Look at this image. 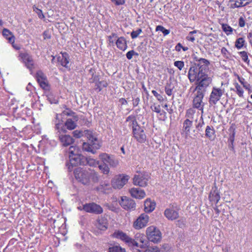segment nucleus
<instances>
[{
  "label": "nucleus",
  "mask_w": 252,
  "mask_h": 252,
  "mask_svg": "<svg viewBox=\"0 0 252 252\" xmlns=\"http://www.w3.org/2000/svg\"><path fill=\"white\" fill-rule=\"evenodd\" d=\"M156 203L150 199H147L144 202V210L146 212H151L155 208Z\"/></svg>",
  "instance_id": "c756f323"
},
{
  "label": "nucleus",
  "mask_w": 252,
  "mask_h": 252,
  "mask_svg": "<svg viewBox=\"0 0 252 252\" xmlns=\"http://www.w3.org/2000/svg\"><path fill=\"white\" fill-rule=\"evenodd\" d=\"M33 11L36 13L38 17L40 19H43L45 17L44 15H43V14L42 13V10L41 9L37 8L35 6V5H34L33 6Z\"/></svg>",
  "instance_id": "3c124183"
},
{
  "label": "nucleus",
  "mask_w": 252,
  "mask_h": 252,
  "mask_svg": "<svg viewBox=\"0 0 252 252\" xmlns=\"http://www.w3.org/2000/svg\"><path fill=\"white\" fill-rule=\"evenodd\" d=\"M149 176L147 174L140 172L135 175L133 179V184L135 185L141 187H145L148 184Z\"/></svg>",
  "instance_id": "4468645a"
},
{
  "label": "nucleus",
  "mask_w": 252,
  "mask_h": 252,
  "mask_svg": "<svg viewBox=\"0 0 252 252\" xmlns=\"http://www.w3.org/2000/svg\"><path fill=\"white\" fill-rule=\"evenodd\" d=\"M193 58L197 63L191 66L189 69L188 77L189 82L193 83L196 81L195 87L210 85L212 83V79L207 73L209 69L210 62L196 56H194Z\"/></svg>",
  "instance_id": "f257e3e1"
},
{
  "label": "nucleus",
  "mask_w": 252,
  "mask_h": 252,
  "mask_svg": "<svg viewBox=\"0 0 252 252\" xmlns=\"http://www.w3.org/2000/svg\"><path fill=\"white\" fill-rule=\"evenodd\" d=\"M210 85L195 87L193 90V92L196 91L194 94L192 100V107L198 110L201 111L202 115L204 113V103L203 102V99L207 92V88Z\"/></svg>",
  "instance_id": "20e7f679"
},
{
  "label": "nucleus",
  "mask_w": 252,
  "mask_h": 252,
  "mask_svg": "<svg viewBox=\"0 0 252 252\" xmlns=\"http://www.w3.org/2000/svg\"><path fill=\"white\" fill-rule=\"evenodd\" d=\"M108 252H126V251L120 245H114L109 248Z\"/></svg>",
  "instance_id": "58836bf2"
},
{
  "label": "nucleus",
  "mask_w": 252,
  "mask_h": 252,
  "mask_svg": "<svg viewBox=\"0 0 252 252\" xmlns=\"http://www.w3.org/2000/svg\"><path fill=\"white\" fill-rule=\"evenodd\" d=\"M113 38H118L117 34L116 33L113 32L111 35L108 36V40L110 43L113 44L115 41L113 39Z\"/></svg>",
  "instance_id": "13d9d810"
},
{
  "label": "nucleus",
  "mask_w": 252,
  "mask_h": 252,
  "mask_svg": "<svg viewBox=\"0 0 252 252\" xmlns=\"http://www.w3.org/2000/svg\"><path fill=\"white\" fill-rule=\"evenodd\" d=\"M235 134V130L234 129H233L232 131L229 134L228 142H234Z\"/></svg>",
  "instance_id": "5fc2aeb1"
},
{
  "label": "nucleus",
  "mask_w": 252,
  "mask_h": 252,
  "mask_svg": "<svg viewBox=\"0 0 252 252\" xmlns=\"http://www.w3.org/2000/svg\"><path fill=\"white\" fill-rule=\"evenodd\" d=\"M129 191L132 197L137 199L143 198L146 195L145 191L139 188H132Z\"/></svg>",
  "instance_id": "393cba45"
},
{
  "label": "nucleus",
  "mask_w": 252,
  "mask_h": 252,
  "mask_svg": "<svg viewBox=\"0 0 252 252\" xmlns=\"http://www.w3.org/2000/svg\"><path fill=\"white\" fill-rule=\"evenodd\" d=\"M149 221V217L145 214H142L134 222L133 226L139 229L146 226Z\"/></svg>",
  "instance_id": "6ab92c4d"
},
{
  "label": "nucleus",
  "mask_w": 252,
  "mask_h": 252,
  "mask_svg": "<svg viewBox=\"0 0 252 252\" xmlns=\"http://www.w3.org/2000/svg\"><path fill=\"white\" fill-rule=\"evenodd\" d=\"M174 65L175 66L177 67L180 70H181L185 66V63L183 61H175L174 63Z\"/></svg>",
  "instance_id": "603ef678"
},
{
  "label": "nucleus",
  "mask_w": 252,
  "mask_h": 252,
  "mask_svg": "<svg viewBox=\"0 0 252 252\" xmlns=\"http://www.w3.org/2000/svg\"><path fill=\"white\" fill-rule=\"evenodd\" d=\"M152 93L160 102H163L164 100V98H163V96L158 94L156 91L153 90Z\"/></svg>",
  "instance_id": "864d4df0"
},
{
  "label": "nucleus",
  "mask_w": 252,
  "mask_h": 252,
  "mask_svg": "<svg viewBox=\"0 0 252 252\" xmlns=\"http://www.w3.org/2000/svg\"><path fill=\"white\" fill-rule=\"evenodd\" d=\"M236 93L239 96L243 97L244 91L242 87L238 84L235 86Z\"/></svg>",
  "instance_id": "8fccbe9b"
},
{
  "label": "nucleus",
  "mask_w": 252,
  "mask_h": 252,
  "mask_svg": "<svg viewBox=\"0 0 252 252\" xmlns=\"http://www.w3.org/2000/svg\"><path fill=\"white\" fill-rule=\"evenodd\" d=\"M126 123H127L128 127L131 128L132 131H133L135 128H137L140 126L136 120L135 116L133 115L128 116L126 119Z\"/></svg>",
  "instance_id": "b1692460"
},
{
  "label": "nucleus",
  "mask_w": 252,
  "mask_h": 252,
  "mask_svg": "<svg viewBox=\"0 0 252 252\" xmlns=\"http://www.w3.org/2000/svg\"><path fill=\"white\" fill-rule=\"evenodd\" d=\"M179 209H175L173 206L166 208L164 212L165 217L170 220H174L177 219L179 217L178 212Z\"/></svg>",
  "instance_id": "412c9836"
},
{
  "label": "nucleus",
  "mask_w": 252,
  "mask_h": 252,
  "mask_svg": "<svg viewBox=\"0 0 252 252\" xmlns=\"http://www.w3.org/2000/svg\"><path fill=\"white\" fill-rule=\"evenodd\" d=\"M239 54L241 56V58L243 61L247 63L248 64L250 63V60L248 58V53L246 51H241L239 52Z\"/></svg>",
  "instance_id": "c03bdc74"
},
{
  "label": "nucleus",
  "mask_w": 252,
  "mask_h": 252,
  "mask_svg": "<svg viewBox=\"0 0 252 252\" xmlns=\"http://www.w3.org/2000/svg\"><path fill=\"white\" fill-rule=\"evenodd\" d=\"M228 147L230 152L235 153L234 142H228Z\"/></svg>",
  "instance_id": "680f3d73"
},
{
  "label": "nucleus",
  "mask_w": 252,
  "mask_h": 252,
  "mask_svg": "<svg viewBox=\"0 0 252 252\" xmlns=\"http://www.w3.org/2000/svg\"><path fill=\"white\" fill-rule=\"evenodd\" d=\"M108 83L106 81H99L95 83L94 90L97 92H100L103 88H106Z\"/></svg>",
  "instance_id": "473e14b6"
},
{
  "label": "nucleus",
  "mask_w": 252,
  "mask_h": 252,
  "mask_svg": "<svg viewBox=\"0 0 252 252\" xmlns=\"http://www.w3.org/2000/svg\"><path fill=\"white\" fill-rule=\"evenodd\" d=\"M195 111L193 108L188 109L186 111L185 117L186 119H189L190 120L193 118L194 114H195Z\"/></svg>",
  "instance_id": "de8ad7c7"
},
{
  "label": "nucleus",
  "mask_w": 252,
  "mask_h": 252,
  "mask_svg": "<svg viewBox=\"0 0 252 252\" xmlns=\"http://www.w3.org/2000/svg\"><path fill=\"white\" fill-rule=\"evenodd\" d=\"M2 34L8 40V42H15V37L13 33L8 29L4 28L2 31Z\"/></svg>",
  "instance_id": "cd10ccee"
},
{
  "label": "nucleus",
  "mask_w": 252,
  "mask_h": 252,
  "mask_svg": "<svg viewBox=\"0 0 252 252\" xmlns=\"http://www.w3.org/2000/svg\"><path fill=\"white\" fill-rule=\"evenodd\" d=\"M147 239L149 241L155 243H158L161 239V233L155 226H151L146 230Z\"/></svg>",
  "instance_id": "9d476101"
},
{
  "label": "nucleus",
  "mask_w": 252,
  "mask_h": 252,
  "mask_svg": "<svg viewBox=\"0 0 252 252\" xmlns=\"http://www.w3.org/2000/svg\"><path fill=\"white\" fill-rule=\"evenodd\" d=\"M133 137L140 143H144L146 142L147 136L144 130V128L141 126L132 131Z\"/></svg>",
  "instance_id": "f3484780"
},
{
  "label": "nucleus",
  "mask_w": 252,
  "mask_h": 252,
  "mask_svg": "<svg viewBox=\"0 0 252 252\" xmlns=\"http://www.w3.org/2000/svg\"><path fill=\"white\" fill-rule=\"evenodd\" d=\"M220 192L216 186L212 187L209 195V200L217 204L220 200Z\"/></svg>",
  "instance_id": "5701e85b"
},
{
  "label": "nucleus",
  "mask_w": 252,
  "mask_h": 252,
  "mask_svg": "<svg viewBox=\"0 0 252 252\" xmlns=\"http://www.w3.org/2000/svg\"><path fill=\"white\" fill-rule=\"evenodd\" d=\"M74 175L75 179L84 185H90L91 179L94 183L97 182L99 180L97 174L95 173L89 172L80 167L74 170Z\"/></svg>",
  "instance_id": "7ed1b4c3"
},
{
  "label": "nucleus",
  "mask_w": 252,
  "mask_h": 252,
  "mask_svg": "<svg viewBox=\"0 0 252 252\" xmlns=\"http://www.w3.org/2000/svg\"><path fill=\"white\" fill-rule=\"evenodd\" d=\"M112 236L114 238L121 240L129 246H138L137 241L130 238L122 230H115L112 234Z\"/></svg>",
  "instance_id": "6e6552de"
},
{
  "label": "nucleus",
  "mask_w": 252,
  "mask_h": 252,
  "mask_svg": "<svg viewBox=\"0 0 252 252\" xmlns=\"http://www.w3.org/2000/svg\"><path fill=\"white\" fill-rule=\"evenodd\" d=\"M74 156H78L80 157V151L78 147L74 146H70L68 150V156L71 158Z\"/></svg>",
  "instance_id": "e433bc0d"
},
{
  "label": "nucleus",
  "mask_w": 252,
  "mask_h": 252,
  "mask_svg": "<svg viewBox=\"0 0 252 252\" xmlns=\"http://www.w3.org/2000/svg\"><path fill=\"white\" fill-rule=\"evenodd\" d=\"M225 90L221 88L213 87L209 98V103L210 105H216L224 94Z\"/></svg>",
  "instance_id": "1a4fd4ad"
},
{
  "label": "nucleus",
  "mask_w": 252,
  "mask_h": 252,
  "mask_svg": "<svg viewBox=\"0 0 252 252\" xmlns=\"http://www.w3.org/2000/svg\"><path fill=\"white\" fill-rule=\"evenodd\" d=\"M139 102H140V98L138 97L135 98L134 99H133V107H134L137 106L139 104Z\"/></svg>",
  "instance_id": "69168bd1"
},
{
  "label": "nucleus",
  "mask_w": 252,
  "mask_h": 252,
  "mask_svg": "<svg viewBox=\"0 0 252 252\" xmlns=\"http://www.w3.org/2000/svg\"><path fill=\"white\" fill-rule=\"evenodd\" d=\"M136 239L137 240V241H139V242L140 243H142L141 245H139V244L138 243V247H140L141 248H142L144 247V245H146V240H145V237L143 235L141 234H136Z\"/></svg>",
  "instance_id": "a19ab883"
},
{
  "label": "nucleus",
  "mask_w": 252,
  "mask_h": 252,
  "mask_svg": "<svg viewBox=\"0 0 252 252\" xmlns=\"http://www.w3.org/2000/svg\"><path fill=\"white\" fill-rule=\"evenodd\" d=\"M144 252H159V251L158 247H155L147 249Z\"/></svg>",
  "instance_id": "bf43d9fd"
},
{
  "label": "nucleus",
  "mask_w": 252,
  "mask_h": 252,
  "mask_svg": "<svg viewBox=\"0 0 252 252\" xmlns=\"http://www.w3.org/2000/svg\"><path fill=\"white\" fill-rule=\"evenodd\" d=\"M101 161H96V165L94 167L98 166L99 169L105 174H107L109 172V168L108 164L111 167H116L119 163L117 158H102Z\"/></svg>",
  "instance_id": "423d86ee"
},
{
  "label": "nucleus",
  "mask_w": 252,
  "mask_h": 252,
  "mask_svg": "<svg viewBox=\"0 0 252 252\" xmlns=\"http://www.w3.org/2000/svg\"><path fill=\"white\" fill-rule=\"evenodd\" d=\"M19 60L32 73L35 68V63L32 55L28 52H21L18 56Z\"/></svg>",
  "instance_id": "0eeeda50"
},
{
  "label": "nucleus",
  "mask_w": 252,
  "mask_h": 252,
  "mask_svg": "<svg viewBox=\"0 0 252 252\" xmlns=\"http://www.w3.org/2000/svg\"><path fill=\"white\" fill-rule=\"evenodd\" d=\"M111 1L114 3L116 5H123L125 3V0H111Z\"/></svg>",
  "instance_id": "052dcab7"
},
{
  "label": "nucleus",
  "mask_w": 252,
  "mask_h": 252,
  "mask_svg": "<svg viewBox=\"0 0 252 252\" xmlns=\"http://www.w3.org/2000/svg\"><path fill=\"white\" fill-rule=\"evenodd\" d=\"M43 35L44 39H50L51 37V34L47 31H45L43 32Z\"/></svg>",
  "instance_id": "0e129e2a"
},
{
  "label": "nucleus",
  "mask_w": 252,
  "mask_h": 252,
  "mask_svg": "<svg viewBox=\"0 0 252 252\" xmlns=\"http://www.w3.org/2000/svg\"><path fill=\"white\" fill-rule=\"evenodd\" d=\"M221 29L222 31L227 35H230L233 33V32L235 31L234 29L231 27L227 24H221Z\"/></svg>",
  "instance_id": "c9c22d12"
},
{
  "label": "nucleus",
  "mask_w": 252,
  "mask_h": 252,
  "mask_svg": "<svg viewBox=\"0 0 252 252\" xmlns=\"http://www.w3.org/2000/svg\"><path fill=\"white\" fill-rule=\"evenodd\" d=\"M245 40L243 37L237 38L235 43V46L238 50H240L243 47Z\"/></svg>",
  "instance_id": "ea45409f"
},
{
  "label": "nucleus",
  "mask_w": 252,
  "mask_h": 252,
  "mask_svg": "<svg viewBox=\"0 0 252 252\" xmlns=\"http://www.w3.org/2000/svg\"><path fill=\"white\" fill-rule=\"evenodd\" d=\"M193 125V121L189 119H186L183 123V129L182 134L185 135L186 139L190 138L191 136L190 128Z\"/></svg>",
  "instance_id": "aec40b11"
},
{
  "label": "nucleus",
  "mask_w": 252,
  "mask_h": 252,
  "mask_svg": "<svg viewBox=\"0 0 252 252\" xmlns=\"http://www.w3.org/2000/svg\"><path fill=\"white\" fill-rule=\"evenodd\" d=\"M96 226L101 230H105L107 228V220L103 217H99L97 219Z\"/></svg>",
  "instance_id": "bb28decb"
},
{
  "label": "nucleus",
  "mask_w": 252,
  "mask_h": 252,
  "mask_svg": "<svg viewBox=\"0 0 252 252\" xmlns=\"http://www.w3.org/2000/svg\"><path fill=\"white\" fill-rule=\"evenodd\" d=\"M129 179V177L128 175L120 174L112 180V186L114 189H121L127 182Z\"/></svg>",
  "instance_id": "ddd939ff"
},
{
  "label": "nucleus",
  "mask_w": 252,
  "mask_h": 252,
  "mask_svg": "<svg viewBox=\"0 0 252 252\" xmlns=\"http://www.w3.org/2000/svg\"><path fill=\"white\" fill-rule=\"evenodd\" d=\"M156 31L161 32L164 36L168 35L170 33V31L165 29L163 26L158 25L156 28Z\"/></svg>",
  "instance_id": "49530a36"
},
{
  "label": "nucleus",
  "mask_w": 252,
  "mask_h": 252,
  "mask_svg": "<svg viewBox=\"0 0 252 252\" xmlns=\"http://www.w3.org/2000/svg\"><path fill=\"white\" fill-rule=\"evenodd\" d=\"M119 204L123 209L127 211L133 210L136 207L135 201L126 196H122Z\"/></svg>",
  "instance_id": "dca6fc26"
},
{
  "label": "nucleus",
  "mask_w": 252,
  "mask_h": 252,
  "mask_svg": "<svg viewBox=\"0 0 252 252\" xmlns=\"http://www.w3.org/2000/svg\"><path fill=\"white\" fill-rule=\"evenodd\" d=\"M83 210L87 213L100 214L103 212L102 208L99 205L94 202L86 203L83 206Z\"/></svg>",
  "instance_id": "2eb2a0df"
},
{
  "label": "nucleus",
  "mask_w": 252,
  "mask_h": 252,
  "mask_svg": "<svg viewBox=\"0 0 252 252\" xmlns=\"http://www.w3.org/2000/svg\"><path fill=\"white\" fill-rule=\"evenodd\" d=\"M73 135L76 138L86 137L87 139L88 142H84L82 146V149L84 151L94 154L100 147L98 139L94 136L91 130H75L73 132Z\"/></svg>",
  "instance_id": "f03ea898"
},
{
  "label": "nucleus",
  "mask_w": 252,
  "mask_h": 252,
  "mask_svg": "<svg viewBox=\"0 0 252 252\" xmlns=\"http://www.w3.org/2000/svg\"><path fill=\"white\" fill-rule=\"evenodd\" d=\"M238 79L244 88L248 91L249 94L252 93V86L244 78L238 76Z\"/></svg>",
  "instance_id": "72a5a7b5"
},
{
  "label": "nucleus",
  "mask_w": 252,
  "mask_h": 252,
  "mask_svg": "<svg viewBox=\"0 0 252 252\" xmlns=\"http://www.w3.org/2000/svg\"><path fill=\"white\" fill-rule=\"evenodd\" d=\"M138 53L135 52L134 50H130L127 52V53L126 54V57L127 59L130 60L132 59L133 56H138Z\"/></svg>",
  "instance_id": "6e6d98bb"
},
{
  "label": "nucleus",
  "mask_w": 252,
  "mask_h": 252,
  "mask_svg": "<svg viewBox=\"0 0 252 252\" xmlns=\"http://www.w3.org/2000/svg\"><path fill=\"white\" fill-rule=\"evenodd\" d=\"M215 134V130L213 126H207L205 129V136L211 139Z\"/></svg>",
  "instance_id": "4c0bfd02"
},
{
  "label": "nucleus",
  "mask_w": 252,
  "mask_h": 252,
  "mask_svg": "<svg viewBox=\"0 0 252 252\" xmlns=\"http://www.w3.org/2000/svg\"><path fill=\"white\" fill-rule=\"evenodd\" d=\"M142 32V29L140 28L137 29L136 31H133L130 33V36L132 39L136 38Z\"/></svg>",
  "instance_id": "09e8293b"
},
{
  "label": "nucleus",
  "mask_w": 252,
  "mask_h": 252,
  "mask_svg": "<svg viewBox=\"0 0 252 252\" xmlns=\"http://www.w3.org/2000/svg\"><path fill=\"white\" fill-rule=\"evenodd\" d=\"M62 113L63 116H72L75 121H77L78 120V117L75 115V113L70 109H66Z\"/></svg>",
  "instance_id": "79ce46f5"
},
{
  "label": "nucleus",
  "mask_w": 252,
  "mask_h": 252,
  "mask_svg": "<svg viewBox=\"0 0 252 252\" xmlns=\"http://www.w3.org/2000/svg\"><path fill=\"white\" fill-rule=\"evenodd\" d=\"M12 45V46L14 49H15L16 50H19L21 49V47L20 45L16 44L15 43V42H9Z\"/></svg>",
  "instance_id": "338daca9"
},
{
  "label": "nucleus",
  "mask_w": 252,
  "mask_h": 252,
  "mask_svg": "<svg viewBox=\"0 0 252 252\" xmlns=\"http://www.w3.org/2000/svg\"><path fill=\"white\" fill-rule=\"evenodd\" d=\"M151 108L152 110V111H153L157 113H160V115H163L164 116V117H166V113L164 111H162L161 112L160 106L159 105H154L153 106H151Z\"/></svg>",
  "instance_id": "37998d69"
},
{
  "label": "nucleus",
  "mask_w": 252,
  "mask_h": 252,
  "mask_svg": "<svg viewBox=\"0 0 252 252\" xmlns=\"http://www.w3.org/2000/svg\"><path fill=\"white\" fill-rule=\"evenodd\" d=\"M96 162L94 158H69V161L66 162L69 172L72 170L73 167L78 165H89L90 166H95Z\"/></svg>",
  "instance_id": "39448f33"
},
{
  "label": "nucleus",
  "mask_w": 252,
  "mask_h": 252,
  "mask_svg": "<svg viewBox=\"0 0 252 252\" xmlns=\"http://www.w3.org/2000/svg\"><path fill=\"white\" fill-rule=\"evenodd\" d=\"M247 37L249 40L250 43L252 47V31H250V32L248 33Z\"/></svg>",
  "instance_id": "774afa93"
},
{
  "label": "nucleus",
  "mask_w": 252,
  "mask_h": 252,
  "mask_svg": "<svg viewBox=\"0 0 252 252\" xmlns=\"http://www.w3.org/2000/svg\"><path fill=\"white\" fill-rule=\"evenodd\" d=\"M62 59L60 57L58 58L59 61L61 62V64L62 66L67 68L68 64L69 63V56L66 52H63L62 53Z\"/></svg>",
  "instance_id": "2f4dec72"
},
{
  "label": "nucleus",
  "mask_w": 252,
  "mask_h": 252,
  "mask_svg": "<svg viewBox=\"0 0 252 252\" xmlns=\"http://www.w3.org/2000/svg\"><path fill=\"white\" fill-rule=\"evenodd\" d=\"M18 103L17 100L13 98L12 99L9 103L10 108L12 110L13 112H16V110L18 107Z\"/></svg>",
  "instance_id": "a18cd8bd"
},
{
  "label": "nucleus",
  "mask_w": 252,
  "mask_h": 252,
  "mask_svg": "<svg viewBox=\"0 0 252 252\" xmlns=\"http://www.w3.org/2000/svg\"><path fill=\"white\" fill-rule=\"evenodd\" d=\"M231 2H234L233 4L231 5V8H240L245 6L252 2V0H230Z\"/></svg>",
  "instance_id": "a878e982"
},
{
  "label": "nucleus",
  "mask_w": 252,
  "mask_h": 252,
  "mask_svg": "<svg viewBox=\"0 0 252 252\" xmlns=\"http://www.w3.org/2000/svg\"><path fill=\"white\" fill-rule=\"evenodd\" d=\"M164 90L168 96H171L175 92L174 85L171 81L168 82L165 85Z\"/></svg>",
  "instance_id": "7c9ffc66"
},
{
  "label": "nucleus",
  "mask_w": 252,
  "mask_h": 252,
  "mask_svg": "<svg viewBox=\"0 0 252 252\" xmlns=\"http://www.w3.org/2000/svg\"><path fill=\"white\" fill-rule=\"evenodd\" d=\"M238 25L241 28H243L245 26L246 21L245 20V18L243 16L240 17L238 20Z\"/></svg>",
  "instance_id": "4d7b16f0"
},
{
  "label": "nucleus",
  "mask_w": 252,
  "mask_h": 252,
  "mask_svg": "<svg viewBox=\"0 0 252 252\" xmlns=\"http://www.w3.org/2000/svg\"><path fill=\"white\" fill-rule=\"evenodd\" d=\"M74 120H72L71 119H68L66 121L65 124H64L65 128L66 127L69 130H72L76 128L77 126L76 123H75Z\"/></svg>",
  "instance_id": "f704fd0d"
},
{
  "label": "nucleus",
  "mask_w": 252,
  "mask_h": 252,
  "mask_svg": "<svg viewBox=\"0 0 252 252\" xmlns=\"http://www.w3.org/2000/svg\"><path fill=\"white\" fill-rule=\"evenodd\" d=\"M62 113L56 114L55 119L53 121L55 124V130L56 131L58 130L62 131L65 128L63 123Z\"/></svg>",
  "instance_id": "4be33fe9"
},
{
  "label": "nucleus",
  "mask_w": 252,
  "mask_h": 252,
  "mask_svg": "<svg viewBox=\"0 0 252 252\" xmlns=\"http://www.w3.org/2000/svg\"><path fill=\"white\" fill-rule=\"evenodd\" d=\"M204 122L201 115L200 119L195 121V129L193 130L192 132L191 133L190 138L193 140H195L199 137H203V126H204Z\"/></svg>",
  "instance_id": "9b49d317"
},
{
  "label": "nucleus",
  "mask_w": 252,
  "mask_h": 252,
  "mask_svg": "<svg viewBox=\"0 0 252 252\" xmlns=\"http://www.w3.org/2000/svg\"><path fill=\"white\" fill-rule=\"evenodd\" d=\"M35 77L37 82L42 89L47 90L48 88L49 84L47 77L41 70L36 72Z\"/></svg>",
  "instance_id": "a211bd4d"
},
{
  "label": "nucleus",
  "mask_w": 252,
  "mask_h": 252,
  "mask_svg": "<svg viewBox=\"0 0 252 252\" xmlns=\"http://www.w3.org/2000/svg\"><path fill=\"white\" fill-rule=\"evenodd\" d=\"M66 128H64L62 131L58 130L55 132L56 136L58 137L63 146H68L74 142L73 138L69 135L66 134Z\"/></svg>",
  "instance_id": "f8f14e48"
},
{
  "label": "nucleus",
  "mask_w": 252,
  "mask_h": 252,
  "mask_svg": "<svg viewBox=\"0 0 252 252\" xmlns=\"http://www.w3.org/2000/svg\"><path fill=\"white\" fill-rule=\"evenodd\" d=\"M116 44L118 49L122 51H125L127 47L126 41L123 36L118 37L116 41Z\"/></svg>",
  "instance_id": "c85d7f7f"
},
{
  "label": "nucleus",
  "mask_w": 252,
  "mask_h": 252,
  "mask_svg": "<svg viewBox=\"0 0 252 252\" xmlns=\"http://www.w3.org/2000/svg\"><path fill=\"white\" fill-rule=\"evenodd\" d=\"M186 39L192 42H194L195 40L194 36L192 34L190 35L189 32V34L187 36Z\"/></svg>",
  "instance_id": "e2e57ef3"
}]
</instances>
